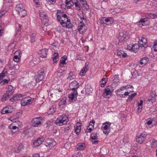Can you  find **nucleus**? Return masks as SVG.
<instances>
[{"instance_id":"nucleus-1","label":"nucleus","mask_w":157,"mask_h":157,"mask_svg":"<svg viewBox=\"0 0 157 157\" xmlns=\"http://www.w3.org/2000/svg\"><path fill=\"white\" fill-rule=\"evenodd\" d=\"M56 16L57 19L60 22L63 27L68 28L72 27V25L70 20L68 19L67 15L64 12L60 10H58Z\"/></svg>"},{"instance_id":"nucleus-2","label":"nucleus","mask_w":157,"mask_h":157,"mask_svg":"<svg viewBox=\"0 0 157 157\" xmlns=\"http://www.w3.org/2000/svg\"><path fill=\"white\" fill-rule=\"evenodd\" d=\"M78 20L79 22L78 24V30L80 34H83L86 31L87 29L86 26L84 24L86 20L82 15L79 17Z\"/></svg>"},{"instance_id":"nucleus-3","label":"nucleus","mask_w":157,"mask_h":157,"mask_svg":"<svg viewBox=\"0 0 157 157\" xmlns=\"http://www.w3.org/2000/svg\"><path fill=\"white\" fill-rule=\"evenodd\" d=\"M15 10L21 17H25L27 15V11L22 4H17L15 7Z\"/></svg>"},{"instance_id":"nucleus-4","label":"nucleus","mask_w":157,"mask_h":157,"mask_svg":"<svg viewBox=\"0 0 157 157\" xmlns=\"http://www.w3.org/2000/svg\"><path fill=\"white\" fill-rule=\"evenodd\" d=\"M68 121L67 117L65 115H62L59 116L56 121L55 123L59 126L65 124Z\"/></svg>"},{"instance_id":"nucleus-5","label":"nucleus","mask_w":157,"mask_h":157,"mask_svg":"<svg viewBox=\"0 0 157 157\" xmlns=\"http://www.w3.org/2000/svg\"><path fill=\"white\" fill-rule=\"evenodd\" d=\"M114 89L113 87L109 85L104 90L102 93L103 96L105 98H109L112 96Z\"/></svg>"},{"instance_id":"nucleus-6","label":"nucleus","mask_w":157,"mask_h":157,"mask_svg":"<svg viewBox=\"0 0 157 157\" xmlns=\"http://www.w3.org/2000/svg\"><path fill=\"white\" fill-rule=\"evenodd\" d=\"M112 123L108 121L103 123L101 126V129L103 133L106 135H108L110 131V126Z\"/></svg>"},{"instance_id":"nucleus-7","label":"nucleus","mask_w":157,"mask_h":157,"mask_svg":"<svg viewBox=\"0 0 157 157\" xmlns=\"http://www.w3.org/2000/svg\"><path fill=\"white\" fill-rule=\"evenodd\" d=\"M66 6L70 8L74 5L76 9L78 10H80L81 8L77 0H70L69 1H67L66 3Z\"/></svg>"},{"instance_id":"nucleus-8","label":"nucleus","mask_w":157,"mask_h":157,"mask_svg":"<svg viewBox=\"0 0 157 157\" xmlns=\"http://www.w3.org/2000/svg\"><path fill=\"white\" fill-rule=\"evenodd\" d=\"M130 36L128 33L125 31L120 33L118 39L120 41L123 42L127 40L129 37Z\"/></svg>"},{"instance_id":"nucleus-9","label":"nucleus","mask_w":157,"mask_h":157,"mask_svg":"<svg viewBox=\"0 0 157 157\" xmlns=\"http://www.w3.org/2000/svg\"><path fill=\"white\" fill-rule=\"evenodd\" d=\"M44 121L43 118L41 117L35 118L32 121L31 125L33 127H37L41 124Z\"/></svg>"},{"instance_id":"nucleus-10","label":"nucleus","mask_w":157,"mask_h":157,"mask_svg":"<svg viewBox=\"0 0 157 157\" xmlns=\"http://www.w3.org/2000/svg\"><path fill=\"white\" fill-rule=\"evenodd\" d=\"M34 98L29 97L23 98L21 101V104L23 106H26L31 104L34 100Z\"/></svg>"},{"instance_id":"nucleus-11","label":"nucleus","mask_w":157,"mask_h":157,"mask_svg":"<svg viewBox=\"0 0 157 157\" xmlns=\"http://www.w3.org/2000/svg\"><path fill=\"white\" fill-rule=\"evenodd\" d=\"M147 135L144 133H139L136 136V141L139 144H141L146 140Z\"/></svg>"},{"instance_id":"nucleus-12","label":"nucleus","mask_w":157,"mask_h":157,"mask_svg":"<svg viewBox=\"0 0 157 157\" xmlns=\"http://www.w3.org/2000/svg\"><path fill=\"white\" fill-rule=\"evenodd\" d=\"M14 109L13 106L8 105L4 107L1 110V113L2 114L11 113L13 112Z\"/></svg>"},{"instance_id":"nucleus-13","label":"nucleus","mask_w":157,"mask_h":157,"mask_svg":"<svg viewBox=\"0 0 157 157\" xmlns=\"http://www.w3.org/2000/svg\"><path fill=\"white\" fill-rule=\"evenodd\" d=\"M78 94L77 90H75L69 94L68 98L70 102H74L76 101Z\"/></svg>"},{"instance_id":"nucleus-14","label":"nucleus","mask_w":157,"mask_h":157,"mask_svg":"<svg viewBox=\"0 0 157 157\" xmlns=\"http://www.w3.org/2000/svg\"><path fill=\"white\" fill-rule=\"evenodd\" d=\"M56 145V142L51 139H48L46 141V146L50 149L54 147Z\"/></svg>"},{"instance_id":"nucleus-15","label":"nucleus","mask_w":157,"mask_h":157,"mask_svg":"<svg viewBox=\"0 0 157 157\" xmlns=\"http://www.w3.org/2000/svg\"><path fill=\"white\" fill-rule=\"evenodd\" d=\"M69 86L71 90L74 91L75 90H76L78 88L79 85L77 81H74L69 84Z\"/></svg>"},{"instance_id":"nucleus-16","label":"nucleus","mask_w":157,"mask_h":157,"mask_svg":"<svg viewBox=\"0 0 157 157\" xmlns=\"http://www.w3.org/2000/svg\"><path fill=\"white\" fill-rule=\"evenodd\" d=\"M90 138L92 140L91 142L94 144H97L98 143V136L96 132H93L90 135Z\"/></svg>"},{"instance_id":"nucleus-17","label":"nucleus","mask_w":157,"mask_h":157,"mask_svg":"<svg viewBox=\"0 0 157 157\" xmlns=\"http://www.w3.org/2000/svg\"><path fill=\"white\" fill-rule=\"evenodd\" d=\"M44 140V139L43 137H40L35 140L33 143V147H36L39 146L42 143Z\"/></svg>"},{"instance_id":"nucleus-18","label":"nucleus","mask_w":157,"mask_h":157,"mask_svg":"<svg viewBox=\"0 0 157 157\" xmlns=\"http://www.w3.org/2000/svg\"><path fill=\"white\" fill-rule=\"evenodd\" d=\"M39 13L40 18L42 21L45 22L48 21V19L45 13L42 11H40Z\"/></svg>"},{"instance_id":"nucleus-19","label":"nucleus","mask_w":157,"mask_h":157,"mask_svg":"<svg viewBox=\"0 0 157 157\" xmlns=\"http://www.w3.org/2000/svg\"><path fill=\"white\" fill-rule=\"evenodd\" d=\"M82 124L80 122H77L75 126V133L78 135L81 131Z\"/></svg>"},{"instance_id":"nucleus-20","label":"nucleus","mask_w":157,"mask_h":157,"mask_svg":"<svg viewBox=\"0 0 157 157\" xmlns=\"http://www.w3.org/2000/svg\"><path fill=\"white\" fill-rule=\"evenodd\" d=\"M14 92L13 87L11 85L8 86V90L6 93V96H10L12 95Z\"/></svg>"},{"instance_id":"nucleus-21","label":"nucleus","mask_w":157,"mask_h":157,"mask_svg":"<svg viewBox=\"0 0 157 157\" xmlns=\"http://www.w3.org/2000/svg\"><path fill=\"white\" fill-rule=\"evenodd\" d=\"M47 49H44L40 50L38 52V54L40 57L45 58L47 56Z\"/></svg>"},{"instance_id":"nucleus-22","label":"nucleus","mask_w":157,"mask_h":157,"mask_svg":"<svg viewBox=\"0 0 157 157\" xmlns=\"http://www.w3.org/2000/svg\"><path fill=\"white\" fill-rule=\"evenodd\" d=\"M23 95L21 94H15L13 95V97L10 99V100L12 102L19 100L21 98L23 97Z\"/></svg>"},{"instance_id":"nucleus-23","label":"nucleus","mask_w":157,"mask_h":157,"mask_svg":"<svg viewBox=\"0 0 157 157\" xmlns=\"http://www.w3.org/2000/svg\"><path fill=\"white\" fill-rule=\"evenodd\" d=\"M22 125V123L20 121H17L14 122H13L9 126V128L11 129L12 125H15L17 126V128L18 127H21Z\"/></svg>"},{"instance_id":"nucleus-24","label":"nucleus","mask_w":157,"mask_h":157,"mask_svg":"<svg viewBox=\"0 0 157 157\" xmlns=\"http://www.w3.org/2000/svg\"><path fill=\"white\" fill-rule=\"evenodd\" d=\"M67 59V57L66 56H64L62 57L60 61V63L59 64V67H63L64 64H66V60Z\"/></svg>"},{"instance_id":"nucleus-25","label":"nucleus","mask_w":157,"mask_h":157,"mask_svg":"<svg viewBox=\"0 0 157 157\" xmlns=\"http://www.w3.org/2000/svg\"><path fill=\"white\" fill-rule=\"evenodd\" d=\"M148 62V59L147 57H145L142 58L141 60L139 61L140 65L142 66L145 65Z\"/></svg>"},{"instance_id":"nucleus-26","label":"nucleus","mask_w":157,"mask_h":157,"mask_svg":"<svg viewBox=\"0 0 157 157\" xmlns=\"http://www.w3.org/2000/svg\"><path fill=\"white\" fill-rule=\"evenodd\" d=\"M147 42V40L146 37H142L141 39H140V38H139V42L140 44L143 45V46L145 45Z\"/></svg>"},{"instance_id":"nucleus-27","label":"nucleus","mask_w":157,"mask_h":157,"mask_svg":"<svg viewBox=\"0 0 157 157\" xmlns=\"http://www.w3.org/2000/svg\"><path fill=\"white\" fill-rule=\"evenodd\" d=\"M88 65H86L81 69L80 72V75L82 76L84 75V74L86 72L88 69Z\"/></svg>"},{"instance_id":"nucleus-28","label":"nucleus","mask_w":157,"mask_h":157,"mask_svg":"<svg viewBox=\"0 0 157 157\" xmlns=\"http://www.w3.org/2000/svg\"><path fill=\"white\" fill-rule=\"evenodd\" d=\"M117 55L121 58H126L127 56V55L125 53L121 50H118L117 51Z\"/></svg>"},{"instance_id":"nucleus-29","label":"nucleus","mask_w":157,"mask_h":157,"mask_svg":"<svg viewBox=\"0 0 157 157\" xmlns=\"http://www.w3.org/2000/svg\"><path fill=\"white\" fill-rule=\"evenodd\" d=\"M105 21L106 22H109V24H108V25H111L114 22V20L113 18L112 17H105Z\"/></svg>"},{"instance_id":"nucleus-30","label":"nucleus","mask_w":157,"mask_h":157,"mask_svg":"<svg viewBox=\"0 0 157 157\" xmlns=\"http://www.w3.org/2000/svg\"><path fill=\"white\" fill-rule=\"evenodd\" d=\"M23 145L22 144H18L14 148V151L16 153L20 152L23 148Z\"/></svg>"},{"instance_id":"nucleus-31","label":"nucleus","mask_w":157,"mask_h":157,"mask_svg":"<svg viewBox=\"0 0 157 157\" xmlns=\"http://www.w3.org/2000/svg\"><path fill=\"white\" fill-rule=\"evenodd\" d=\"M140 46L138 44H135L132 45V52H137L139 49Z\"/></svg>"},{"instance_id":"nucleus-32","label":"nucleus","mask_w":157,"mask_h":157,"mask_svg":"<svg viewBox=\"0 0 157 157\" xmlns=\"http://www.w3.org/2000/svg\"><path fill=\"white\" fill-rule=\"evenodd\" d=\"M108 79L107 78H102L100 82V86L101 87H103L105 86V85L107 82Z\"/></svg>"},{"instance_id":"nucleus-33","label":"nucleus","mask_w":157,"mask_h":157,"mask_svg":"<svg viewBox=\"0 0 157 157\" xmlns=\"http://www.w3.org/2000/svg\"><path fill=\"white\" fill-rule=\"evenodd\" d=\"M66 98H63L59 102L58 105L59 106L63 107L66 104Z\"/></svg>"},{"instance_id":"nucleus-34","label":"nucleus","mask_w":157,"mask_h":157,"mask_svg":"<svg viewBox=\"0 0 157 157\" xmlns=\"http://www.w3.org/2000/svg\"><path fill=\"white\" fill-rule=\"evenodd\" d=\"M56 107L54 106H52L48 110V114L50 115L54 114L56 111Z\"/></svg>"},{"instance_id":"nucleus-35","label":"nucleus","mask_w":157,"mask_h":157,"mask_svg":"<svg viewBox=\"0 0 157 157\" xmlns=\"http://www.w3.org/2000/svg\"><path fill=\"white\" fill-rule=\"evenodd\" d=\"M85 147V144L84 143L78 144L77 146V149L78 150H83Z\"/></svg>"},{"instance_id":"nucleus-36","label":"nucleus","mask_w":157,"mask_h":157,"mask_svg":"<svg viewBox=\"0 0 157 157\" xmlns=\"http://www.w3.org/2000/svg\"><path fill=\"white\" fill-rule=\"evenodd\" d=\"M150 146L152 148H156L157 147V141L153 139L152 140Z\"/></svg>"},{"instance_id":"nucleus-37","label":"nucleus","mask_w":157,"mask_h":157,"mask_svg":"<svg viewBox=\"0 0 157 157\" xmlns=\"http://www.w3.org/2000/svg\"><path fill=\"white\" fill-rule=\"evenodd\" d=\"M63 74L62 72H57L55 73V75L57 79H59L62 77Z\"/></svg>"},{"instance_id":"nucleus-38","label":"nucleus","mask_w":157,"mask_h":157,"mask_svg":"<svg viewBox=\"0 0 157 157\" xmlns=\"http://www.w3.org/2000/svg\"><path fill=\"white\" fill-rule=\"evenodd\" d=\"M36 33H33L31 34L30 37L32 42H35L36 40Z\"/></svg>"},{"instance_id":"nucleus-39","label":"nucleus","mask_w":157,"mask_h":157,"mask_svg":"<svg viewBox=\"0 0 157 157\" xmlns=\"http://www.w3.org/2000/svg\"><path fill=\"white\" fill-rule=\"evenodd\" d=\"M53 56H54L53 57V60L54 62L56 63L57 62V59L59 58L58 53L57 52H55Z\"/></svg>"},{"instance_id":"nucleus-40","label":"nucleus","mask_w":157,"mask_h":157,"mask_svg":"<svg viewBox=\"0 0 157 157\" xmlns=\"http://www.w3.org/2000/svg\"><path fill=\"white\" fill-rule=\"evenodd\" d=\"M137 95L136 93H134L131 95H129L128 98L126 100L127 102H129L132 100L134 97Z\"/></svg>"},{"instance_id":"nucleus-41","label":"nucleus","mask_w":157,"mask_h":157,"mask_svg":"<svg viewBox=\"0 0 157 157\" xmlns=\"http://www.w3.org/2000/svg\"><path fill=\"white\" fill-rule=\"evenodd\" d=\"M43 78V75H38L36 79V82L37 83L39 82L42 80Z\"/></svg>"},{"instance_id":"nucleus-42","label":"nucleus","mask_w":157,"mask_h":157,"mask_svg":"<svg viewBox=\"0 0 157 157\" xmlns=\"http://www.w3.org/2000/svg\"><path fill=\"white\" fill-rule=\"evenodd\" d=\"M93 89L92 88L90 87L89 88H86V94L88 95H91L92 94Z\"/></svg>"},{"instance_id":"nucleus-43","label":"nucleus","mask_w":157,"mask_h":157,"mask_svg":"<svg viewBox=\"0 0 157 157\" xmlns=\"http://www.w3.org/2000/svg\"><path fill=\"white\" fill-rule=\"evenodd\" d=\"M71 157H83L82 154L80 152H78L74 155H71Z\"/></svg>"},{"instance_id":"nucleus-44","label":"nucleus","mask_w":157,"mask_h":157,"mask_svg":"<svg viewBox=\"0 0 157 157\" xmlns=\"http://www.w3.org/2000/svg\"><path fill=\"white\" fill-rule=\"evenodd\" d=\"M153 48L154 51L157 52V40H155L153 43Z\"/></svg>"},{"instance_id":"nucleus-45","label":"nucleus","mask_w":157,"mask_h":157,"mask_svg":"<svg viewBox=\"0 0 157 157\" xmlns=\"http://www.w3.org/2000/svg\"><path fill=\"white\" fill-rule=\"evenodd\" d=\"M75 77V76L72 72H70L68 74V78L70 79H74Z\"/></svg>"},{"instance_id":"nucleus-46","label":"nucleus","mask_w":157,"mask_h":157,"mask_svg":"<svg viewBox=\"0 0 157 157\" xmlns=\"http://www.w3.org/2000/svg\"><path fill=\"white\" fill-rule=\"evenodd\" d=\"M95 121H92L90 122L89 125L88 126L90 128H91L92 129L94 128V124Z\"/></svg>"},{"instance_id":"nucleus-47","label":"nucleus","mask_w":157,"mask_h":157,"mask_svg":"<svg viewBox=\"0 0 157 157\" xmlns=\"http://www.w3.org/2000/svg\"><path fill=\"white\" fill-rule=\"evenodd\" d=\"M147 122H146V124L149 125H151V124L152 123L153 121V120L152 118H148L147 120Z\"/></svg>"},{"instance_id":"nucleus-48","label":"nucleus","mask_w":157,"mask_h":157,"mask_svg":"<svg viewBox=\"0 0 157 157\" xmlns=\"http://www.w3.org/2000/svg\"><path fill=\"white\" fill-rule=\"evenodd\" d=\"M20 58L21 57L14 55L13 60L15 62L17 63H18L20 61Z\"/></svg>"},{"instance_id":"nucleus-49","label":"nucleus","mask_w":157,"mask_h":157,"mask_svg":"<svg viewBox=\"0 0 157 157\" xmlns=\"http://www.w3.org/2000/svg\"><path fill=\"white\" fill-rule=\"evenodd\" d=\"M21 52L20 50H18L16 51L14 53V55L16 56L21 57Z\"/></svg>"},{"instance_id":"nucleus-50","label":"nucleus","mask_w":157,"mask_h":157,"mask_svg":"<svg viewBox=\"0 0 157 157\" xmlns=\"http://www.w3.org/2000/svg\"><path fill=\"white\" fill-rule=\"evenodd\" d=\"M6 12V11L4 9H1L0 11V17L4 15Z\"/></svg>"},{"instance_id":"nucleus-51","label":"nucleus","mask_w":157,"mask_h":157,"mask_svg":"<svg viewBox=\"0 0 157 157\" xmlns=\"http://www.w3.org/2000/svg\"><path fill=\"white\" fill-rule=\"evenodd\" d=\"M119 81L118 75H116L114 76V81L115 82H117Z\"/></svg>"},{"instance_id":"nucleus-52","label":"nucleus","mask_w":157,"mask_h":157,"mask_svg":"<svg viewBox=\"0 0 157 157\" xmlns=\"http://www.w3.org/2000/svg\"><path fill=\"white\" fill-rule=\"evenodd\" d=\"M44 71V69L43 68H41L39 71L38 72V75H43Z\"/></svg>"},{"instance_id":"nucleus-53","label":"nucleus","mask_w":157,"mask_h":157,"mask_svg":"<svg viewBox=\"0 0 157 157\" xmlns=\"http://www.w3.org/2000/svg\"><path fill=\"white\" fill-rule=\"evenodd\" d=\"M132 87H132V86L129 85V86H125L121 87L120 88V89H121V90L122 91L123 90H125L126 89H127L129 88H132Z\"/></svg>"},{"instance_id":"nucleus-54","label":"nucleus","mask_w":157,"mask_h":157,"mask_svg":"<svg viewBox=\"0 0 157 157\" xmlns=\"http://www.w3.org/2000/svg\"><path fill=\"white\" fill-rule=\"evenodd\" d=\"M15 47V44L14 43H12L10 44L8 46V48L9 49H13Z\"/></svg>"},{"instance_id":"nucleus-55","label":"nucleus","mask_w":157,"mask_h":157,"mask_svg":"<svg viewBox=\"0 0 157 157\" xmlns=\"http://www.w3.org/2000/svg\"><path fill=\"white\" fill-rule=\"evenodd\" d=\"M15 65L16 64H13L12 62L10 63L9 66V68L10 69H14Z\"/></svg>"},{"instance_id":"nucleus-56","label":"nucleus","mask_w":157,"mask_h":157,"mask_svg":"<svg viewBox=\"0 0 157 157\" xmlns=\"http://www.w3.org/2000/svg\"><path fill=\"white\" fill-rule=\"evenodd\" d=\"M81 2H83V4H84V6L85 7V9L87 10L88 9V6L86 2V1H85V0H80Z\"/></svg>"},{"instance_id":"nucleus-57","label":"nucleus","mask_w":157,"mask_h":157,"mask_svg":"<svg viewBox=\"0 0 157 157\" xmlns=\"http://www.w3.org/2000/svg\"><path fill=\"white\" fill-rule=\"evenodd\" d=\"M137 113L138 114L139 113L142 111L143 106H137Z\"/></svg>"},{"instance_id":"nucleus-58","label":"nucleus","mask_w":157,"mask_h":157,"mask_svg":"<svg viewBox=\"0 0 157 157\" xmlns=\"http://www.w3.org/2000/svg\"><path fill=\"white\" fill-rule=\"evenodd\" d=\"M155 101V99L154 97H152L149 98L148 99V101L149 102H151L152 103H154Z\"/></svg>"},{"instance_id":"nucleus-59","label":"nucleus","mask_w":157,"mask_h":157,"mask_svg":"<svg viewBox=\"0 0 157 157\" xmlns=\"http://www.w3.org/2000/svg\"><path fill=\"white\" fill-rule=\"evenodd\" d=\"M146 20L147 19L145 18L141 19L140 21V23H144V24H145V25H146L145 22H146Z\"/></svg>"},{"instance_id":"nucleus-60","label":"nucleus","mask_w":157,"mask_h":157,"mask_svg":"<svg viewBox=\"0 0 157 157\" xmlns=\"http://www.w3.org/2000/svg\"><path fill=\"white\" fill-rule=\"evenodd\" d=\"M93 129H92L91 128H90L89 127H87L86 130V133H88L90 132Z\"/></svg>"},{"instance_id":"nucleus-61","label":"nucleus","mask_w":157,"mask_h":157,"mask_svg":"<svg viewBox=\"0 0 157 157\" xmlns=\"http://www.w3.org/2000/svg\"><path fill=\"white\" fill-rule=\"evenodd\" d=\"M16 28L17 30V31H19L21 28V25L18 24H16Z\"/></svg>"},{"instance_id":"nucleus-62","label":"nucleus","mask_w":157,"mask_h":157,"mask_svg":"<svg viewBox=\"0 0 157 157\" xmlns=\"http://www.w3.org/2000/svg\"><path fill=\"white\" fill-rule=\"evenodd\" d=\"M10 79H3V82L2 84H5L8 83Z\"/></svg>"},{"instance_id":"nucleus-63","label":"nucleus","mask_w":157,"mask_h":157,"mask_svg":"<svg viewBox=\"0 0 157 157\" xmlns=\"http://www.w3.org/2000/svg\"><path fill=\"white\" fill-rule=\"evenodd\" d=\"M137 106H143V101L142 100H140L139 102H138L137 103Z\"/></svg>"},{"instance_id":"nucleus-64","label":"nucleus","mask_w":157,"mask_h":157,"mask_svg":"<svg viewBox=\"0 0 157 157\" xmlns=\"http://www.w3.org/2000/svg\"><path fill=\"white\" fill-rule=\"evenodd\" d=\"M127 49L132 52V45H128L127 47Z\"/></svg>"}]
</instances>
